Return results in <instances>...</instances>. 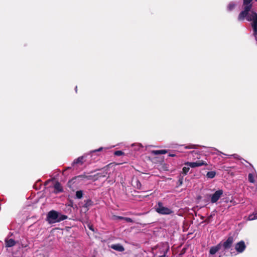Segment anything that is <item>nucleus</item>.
I'll return each mask as SVG.
<instances>
[{"instance_id": "obj_3", "label": "nucleus", "mask_w": 257, "mask_h": 257, "mask_svg": "<svg viewBox=\"0 0 257 257\" xmlns=\"http://www.w3.org/2000/svg\"><path fill=\"white\" fill-rule=\"evenodd\" d=\"M156 211L162 215H169L173 213V211L169 208L165 207L161 202H159L155 206Z\"/></svg>"}, {"instance_id": "obj_9", "label": "nucleus", "mask_w": 257, "mask_h": 257, "mask_svg": "<svg viewBox=\"0 0 257 257\" xmlns=\"http://www.w3.org/2000/svg\"><path fill=\"white\" fill-rule=\"evenodd\" d=\"M221 247V243H220L216 246H212L210 249V254H214L217 251H218Z\"/></svg>"}, {"instance_id": "obj_24", "label": "nucleus", "mask_w": 257, "mask_h": 257, "mask_svg": "<svg viewBox=\"0 0 257 257\" xmlns=\"http://www.w3.org/2000/svg\"><path fill=\"white\" fill-rule=\"evenodd\" d=\"M78 177H84V178H86L88 180H89V179H91V176L83 175V176H79Z\"/></svg>"}, {"instance_id": "obj_15", "label": "nucleus", "mask_w": 257, "mask_h": 257, "mask_svg": "<svg viewBox=\"0 0 257 257\" xmlns=\"http://www.w3.org/2000/svg\"><path fill=\"white\" fill-rule=\"evenodd\" d=\"M257 219V212H254L252 214H250L248 217V220H253Z\"/></svg>"}, {"instance_id": "obj_12", "label": "nucleus", "mask_w": 257, "mask_h": 257, "mask_svg": "<svg viewBox=\"0 0 257 257\" xmlns=\"http://www.w3.org/2000/svg\"><path fill=\"white\" fill-rule=\"evenodd\" d=\"M16 243L15 241L12 238L7 239L6 240V245L7 247H12Z\"/></svg>"}, {"instance_id": "obj_27", "label": "nucleus", "mask_w": 257, "mask_h": 257, "mask_svg": "<svg viewBox=\"0 0 257 257\" xmlns=\"http://www.w3.org/2000/svg\"><path fill=\"white\" fill-rule=\"evenodd\" d=\"M169 156L170 157H175L176 155H175V154H170L169 155Z\"/></svg>"}, {"instance_id": "obj_28", "label": "nucleus", "mask_w": 257, "mask_h": 257, "mask_svg": "<svg viewBox=\"0 0 257 257\" xmlns=\"http://www.w3.org/2000/svg\"><path fill=\"white\" fill-rule=\"evenodd\" d=\"M168 249H169V247H168V245L166 244V251H167V250H168Z\"/></svg>"}, {"instance_id": "obj_2", "label": "nucleus", "mask_w": 257, "mask_h": 257, "mask_svg": "<svg viewBox=\"0 0 257 257\" xmlns=\"http://www.w3.org/2000/svg\"><path fill=\"white\" fill-rule=\"evenodd\" d=\"M67 218V216L55 210H51L47 215V220L50 223L59 222Z\"/></svg>"}, {"instance_id": "obj_6", "label": "nucleus", "mask_w": 257, "mask_h": 257, "mask_svg": "<svg viewBox=\"0 0 257 257\" xmlns=\"http://www.w3.org/2000/svg\"><path fill=\"white\" fill-rule=\"evenodd\" d=\"M246 245L243 240H241L235 244V249L238 253L242 252L245 249Z\"/></svg>"}, {"instance_id": "obj_4", "label": "nucleus", "mask_w": 257, "mask_h": 257, "mask_svg": "<svg viewBox=\"0 0 257 257\" xmlns=\"http://www.w3.org/2000/svg\"><path fill=\"white\" fill-rule=\"evenodd\" d=\"M184 164H185V165L189 166L191 168H196V167H200V166H204H204L207 165V163L203 160H199V161H197L196 162H187L185 163Z\"/></svg>"}, {"instance_id": "obj_29", "label": "nucleus", "mask_w": 257, "mask_h": 257, "mask_svg": "<svg viewBox=\"0 0 257 257\" xmlns=\"http://www.w3.org/2000/svg\"><path fill=\"white\" fill-rule=\"evenodd\" d=\"M77 87H75V91H77Z\"/></svg>"}, {"instance_id": "obj_19", "label": "nucleus", "mask_w": 257, "mask_h": 257, "mask_svg": "<svg viewBox=\"0 0 257 257\" xmlns=\"http://www.w3.org/2000/svg\"><path fill=\"white\" fill-rule=\"evenodd\" d=\"M197 146L195 145H189L185 146L186 149H196Z\"/></svg>"}, {"instance_id": "obj_22", "label": "nucleus", "mask_w": 257, "mask_h": 257, "mask_svg": "<svg viewBox=\"0 0 257 257\" xmlns=\"http://www.w3.org/2000/svg\"><path fill=\"white\" fill-rule=\"evenodd\" d=\"M119 218L121 219H125L127 222H132V219L130 218H128V217H126V218L119 217Z\"/></svg>"}, {"instance_id": "obj_30", "label": "nucleus", "mask_w": 257, "mask_h": 257, "mask_svg": "<svg viewBox=\"0 0 257 257\" xmlns=\"http://www.w3.org/2000/svg\"><path fill=\"white\" fill-rule=\"evenodd\" d=\"M255 1L257 2V0H255Z\"/></svg>"}, {"instance_id": "obj_25", "label": "nucleus", "mask_w": 257, "mask_h": 257, "mask_svg": "<svg viewBox=\"0 0 257 257\" xmlns=\"http://www.w3.org/2000/svg\"><path fill=\"white\" fill-rule=\"evenodd\" d=\"M90 204H91V201L88 200L87 203H86V205H90Z\"/></svg>"}, {"instance_id": "obj_7", "label": "nucleus", "mask_w": 257, "mask_h": 257, "mask_svg": "<svg viewBox=\"0 0 257 257\" xmlns=\"http://www.w3.org/2000/svg\"><path fill=\"white\" fill-rule=\"evenodd\" d=\"M233 242V238L231 236L229 237L227 239L224 241L222 244H221V246H223V247L224 248V249H228L229 248L232 243Z\"/></svg>"}, {"instance_id": "obj_1", "label": "nucleus", "mask_w": 257, "mask_h": 257, "mask_svg": "<svg viewBox=\"0 0 257 257\" xmlns=\"http://www.w3.org/2000/svg\"><path fill=\"white\" fill-rule=\"evenodd\" d=\"M243 10L238 16V20L242 21L246 20L251 22V26L253 31V35L257 41V13L251 10L252 0H243Z\"/></svg>"}, {"instance_id": "obj_18", "label": "nucleus", "mask_w": 257, "mask_h": 257, "mask_svg": "<svg viewBox=\"0 0 257 257\" xmlns=\"http://www.w3.org/2000/svg\"><path fill=\"white\" fill-rule=\"evenodd\" d=\"M83 196V192L82 191H77L76 192V196L77 198L80 199Z\"/></svg>"}, {"instance_id": "obj_16", "label": "nucleus", "mask_w": 257, "mask_h": 257, "mask_svg": "<svg viewBox=\"0 0 257 257\" xmlns=\"http://www.w3.org/2000/svg\"><path fill=\"white\" fill-rule=\"evenodd\" d=\"M215 174H216V173L215 172L210 171L207 173L206 176L209 178H213L215 177Z\"/></svg>"}, {"instance_id": "obj_11", "label": "nucleus", "mask_w": 257, "mask_h": 257, "mask_svg": "<svg viewBox=\"0 0 257 257\" xmlns=\"http://www.w3.org/2000/svg\"><path fill=\"white\" fill-rule=\"evenodd\" d=\"M255 180H257V174L256 173L254 174L249 173L248 174V180L250 183H254Z\"/></svg>"}, {"instance_id": "obj_17", "label": "nucleus", "mask_w": 257, "mask_h": 257, "mask_svg": "<svg viewBox=\"0 0 257 257\" xmlns=\"http://www.w3.org/2000/svg\"><path fill=\"white\" fill-rule=\"evenodd\" d=\"M235 6V4L234 3H233L232 2L230 3L227 6L228 11H230L232 10L234 8Z\"/></svg>"}, {"instance_id": "obj_23", "label": "nucleus", "mask_w": 257, "mask_h": 257, "mask_svg": "<svg viewBox=\"0 0 257 257\" xmlns=\"http://www.w3.org/2000/svg\"><path fill=\"white\" fill-rule=\"evenodd\" d=\"M103 149V148L102 147H100L98 149H97V150H93L91 152V153H95V152H99L100 151H102V150Z\"/></svg>"}, {"instance_id": "obj_20", "label": "nucleus", "mask_w": 257, "mask_h": 257, "mask_svg": "<svg viewBox=\"0 0 257 257\" xmlns=\"http://www.w3.org/2000/svg\"><path fill=\"white\" fill-rule=\"evenodd\" d=\"M189 166H187V167H184L183 168V169H182V171H183V173L186 175L187 174V173L189 172Z\"/></svg>"}, {"instance_id": "obj_8", "label": "nucleus", "mask_w": 257, "mask_h": 257, "mask_svg": "<svg viewBox=\"0 0 257 257\" xmlns=\"http://www.w3.org/2000/svg\"><path fill=\"white\" fill-rule=\"evenodd\" d=\"M86 157L85 155L78 157L75 159L72 163V166L75 167L77 165H82L84 162V159Z\"/></svg>"}, {"instance_id": "obj_5", "label": "nucleus", "mask_w": 257, "mask_h": 257, "mask_svg": "<svg viewBox=\"0 0 257 257\" xmlns=\"http://www.w3.org/2000/svg\"><path fill=\"white\" fill-rule=\"evenodd\" d=\"M223 194L222 190H218L215 192L214 194L210 196L211 202L212 203H216Z\"/></svg>"}, {"instance_id": "obj_26", "label": "nucleus", "mask_w": 257, "mask_h": 257, "mask_svg": "<svg viewBox=\"0 0 257 257\" xmlns=\"http://www.w3.org/2000/svg\"><path fill=\"white\" fill-rule=\"evenodd\" d=\"M88 227H89V228L90 230H92V231H93V230H93V228H92V225H89V226H88Z\"/></svg>"}, {"instance_id": "obj_14", "label": "nucleus", "mask_w": 257, "mask_h": 257, "mask_svg": "<svg viewBox=\"0 0 257 257\" xmlns=\"http://www.w3.org/2000/svg\"><path fill=\"white\" fill-rule=\"evenodd\" d=\"M54 189L56 193L62 192V188L61 187V185L59 182H56L54 185Z\"/></svg>"}, {"instance_id": "obj_21", "label": "nucleus", "mask_w": 257, "mask_h": 257, "mask_svg": "<svg viewBox=\"0 0 257 257\" xmlns=\"http://www.w3.org/2000/svg\"><path fill=\"white\" fill-rule=\"evenodd\" d=\"M123 154V153L121 151H117L114 152V155L117 156H121Z\"/></svg>"}, {"instance_id": "obj_13", "label": "nucleus", "mask_w": 257, "mask_h": 257, "mask_svg": "<svg viewBox=\"0 0 257 257\" xmlns=\"http://www.w3.org/2000/svg\"><path fill=\"white\" fill-rule=\"evenodd\" d=\"M152 154L158 155L161 154H165L167 153V151L165 150H154L151 152Z\"/></svg>"}, {"instance_id": "obj_10", "label": "nucleus", "mask_w": 257, "mask_h": 257, "mask_svg": "<svg viewBox=\"0 0 257 257\" xmlns=\"http://www.w3.org/2000/svg\"><path fill=\"white\" fill-rule=\"evenodd\" d=\"M110 247L111 248L119 251H122L124 250V247L119 244H112Z\"/></svg>"}]
</instances>
